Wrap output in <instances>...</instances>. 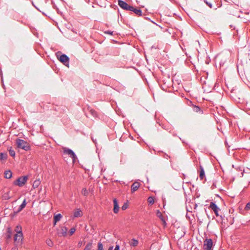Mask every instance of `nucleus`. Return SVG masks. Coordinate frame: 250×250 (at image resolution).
<instances>
[{"label": "nucleus", "instance_id": "obj_13", "mask_svg": "<svg viewBox=\"0 0 250 250\" xmlns=\"http://www.w3.org/2000/svg\"><path fill=\"white\" fill-rule=\"evenodd\" d=\"M12 230L10 227H8L7 229V232L6 234V239L7 240L11 239L12 238Z\"/></svg>", "mask_w": 250, "mask_h": 250}, {"label": "nucleus", "instance_id": "obj_36", "mask_svg": "<svg viewBox=\"0 0 250 250\" xmlns=\"http://www.w3.org/2000/svg\"><path fill=\"white\" fill-rule=\"evenodd\" d=\"M104 33L105 34H109L110 35H113V31H111L110 30H107V31H105L104 32Z\"/></svg>", "mask_w": 250, "mask_h": 250}, {"label": "nucleus", "instance_id": "obj_48", "mask_svg": "<svg viewBox=\"0 0 250 250\" xmlns=\"http://www.w3.org/2000/svg\"><path fill=\"white\" fill-rule=\"evenodd\" d=\"M32 4H33V5L35 6V7H36V8L38 9V8H37V7L35 6L34 5V4H33V2H32Z\"/></svg>", "mask_w": 250, "mask_h": 250}, {"label": "nucleus", "instance_id": "obj_44", "mask_svg": "<svg viewBox=\"0 0 250 250\" xmlns=\"http://www.w3.org/2000/svg\"><path fill=\"white\" fill-rule=\"evenodd\" d=\"M145 18H146V19H147V20H149V21H151L152 22H153V23H155L154 21H151V20H150V18H148V17H146Z\"/></svg>", "mask_w": 250, "mask_h": 250}, {"label": "nucleus", "instance_id": "obj_21", "mask_svg": "<svg viewBox=\"0 0 250 250\" xmlns=\"http://www.w3.org/2000/svg\"><path fill=\"white\" fill-rule=\"evenodd\" d=\"M82 215V210L80 208H78L74 213V217H79Z\"/></svg>", "mask_w": 250, "mask_h": 250}, {"label": "nucleus", "instance_id": "obj_46", "mask_svg": "<svg viewBox=\"0 0 250 250\" xmlns=\"http://www.w3.org/2000/svg\"><path fill=\"white\" fill-rule=\"evenodd\" d=\"M57 222H56L55 220L53 219V226H55L56 225Z\"/></svg>", "mask_w": 250, "mask_h": 250}, {"label": "nucleus", "instance_id": "obj_18", "mask_svg": "<svg viewBox=\"0 0 250 250\" xmlns=\"http://www.w3.org/2000/svg\"><path fill=\"white\" fill-rule=\"evenodd\" d=\"M138 241L135 238H133L129 242V245L131 247H135L138 244Z\"/></svg>", "mask_w": 250, "mask_h": 250}, {"label": "nucleus", "instance_id": "obj_28", "mask_svg": "<svg viewBox=\"0 0 250 250\" xmlns=\"http://www.w3.org/2000/svg\"><path fill=\"white\" fill-rule=\"evenodd\" d=\"M46 243L49 247H51L53 246V242L50 239H47L46 241Z\"/></svg>", "mask_w": 250, "mask_h": 250}, {"label": "nucleus", "instance_id": "obj_39", "mask_svg": "<svg viewBox=\"0 0 250 250\" xmlns=\"http://www.w3.org/2000/svg\"><path fill=\"white\" fill-rule=\"evenodd\" d=\"M83 242L82 241H79L78 244V247H81L82 246Z\"/></svg>", "mask_w": 250, "mask_h": 250}, {"label": "nucleus", "instance_id": "obj_19", "mask_svg": "<svg viewBox=\"0 0 250 250\" xmlns=\"http://www.w3.org/2000/svg\"><path fill=\"white\" fill-rule=\"evenodd\" d=\"M15 231L17 232L16 234L21 235V236H23V233L22 232V229L20 226H17L15 229Z\"/></svg>", "mask_w": 250, "mask_h": 250}, {"label": "nucleus", "instance_id": "obj_31", "mask_svg": "<svg viewBox=\"0 0 250 250\" xmlns=\"http://www.w3.org/2000/svg\"><path fill=\"white\" fill-rule=\"evenodd\" d=\"M128 208V204L127 202L124 203V205L122 206L121 208L123 210H125L127 209Z\"/></svg>", "mask_w": 250, "mask_h": 250}, {"label": "nucleus", "instance_id": "obj_15", "mask_svg": "<svg viewBox=\"0 0 250 250\" xmlns=\"http://www.w3.org/2000/svg\"><path fill=\"white\" fill-rule=\"evenodd\" d=\"M4 178L6 179H10L12 176V172L10 170H7L4 173Z\"/></svg>", "mask_w": 250, "mask_h": 250}, {"label": "nucleus", "instance_id": "obj_30", "mask_svg": "<svg viewBox=\"0 0 250 250\" xmlns=\"http://www.w3.org/2000/svg\"><path fill=\"white\" fill-rule=\"evenodd\" d=\"M193 111L196 112H198L199 111H200L201 110V108L199 106H197V105H194L193 106Z\"/></svg>", "mask_w": 250, "mask_h": 250}, {"label": "nucleus", "instance_id": "obj_14", "mask_svg": "<svg viewBox=\"0 0 250 250\" xmlns=\"http://www.w3.org/2000/svg\"><path fill=\"white\" fill-rule=\"evenodd\" d=\"M26 199H24L21 204L19 208H18V210L15 212L16 213H18L21 211L26 206Z\"/></svg>", "mask_w": 250, "mask_h": 250}, {"label": "nucleus", "instance_id": "obj_33", "mask_svg": "<svg viewBox=\"0 0 250 250\" xmlns=\"http://www.w3.org/2000/svg\"><path fill=\"white\" fill-rule=\"evenodd\" d=\"M148 202L150 204H153L154 203V199L152 197H149L148 198Z\"/></svg>", "mask_w": 250, "mask_h": 250}, {"label": "nucleus", "instance_id": "obj_37", "mask_svg": "<svg viewBox=\"0 0 250 250\" xmlns=\"http://www.w3.org/2000/svg\"><path fill=\"white\" fill-rule=\"evenodd\" d=\"M90 112H91V114H92L93 116H96V114H96V111H95V110L91 109V110H90Z\"/></svg>", "mask_w": 250, "mask_h": 250}, {"label": "nucleus", "instance_id": "obj_45", "mask_svg": "<svg viewBox=\"0 0 250 250\" xmlns=\"http://www.w3.org/2000/svg\"><path fill=\"white\" fill-rule=\"evenodd\" d=\"M113 246H110V247L108 248V250H113Z\"/></svg>", "mask_w": 250, "mask_h": 250}, {"label": "nucleus", "instance_id": "obj_10", "mask_svg": "<svg viewBox=\"0 0 250 250\" xmlns=\"http://www.w3.org/2000/svg\"><path fill=\"white\" fill-rule=\"evenodd\" d=\"M113 202L114 205L113 211L115 213H117L119 210V206L118 205V201L116 198H114Z\"/></svg>", "mask_w": 250, "mask_h": 250}, {"label": "nucleus", "instance_id": "obj_29", "mask_svg": "<svg viewBox=\"0 0 250 250\" xmlns=\"http://www.w3.org/2000/svg\"><path fill=\"white\" fill-rule=\"evenodd\" d=\"M88 190L86 189V188H83L82 190V193L84 195V196H87L88 194Z\"/></svg>", "mask_w": 250, "mask_h": 250}, {"label": "nucleus", "instance_id": "obj_27", "mask_svg": "<svg viewBox=\"0 0 250 250\" xmlns=\"http://www.w3.org/2000/svg\"><path fill=\"white\" fill-rule=\"evenodd\" d=\"M9 150V154L12 156V157H15V151H14V150H13L12 149V148L11 147L9 148V149H8Z\"/></svg>", "mask_w": 250, "mask_h": 250}, {"label": "nucleus", "instance_id": "obj_6", "mask_svg": "<svg viewBox=\"0 0 250 250\" xmlns=\"http://www.w3.org/2000/svg\"><path fill=\"white\" fill-rule=\"evenodd\" d=\"M118 5L123 9L129 11L131 7V5H129L125 1H123L122 0H118Z\"/></svg>", "mask_w": 250, "mask_h": 250}, {"label": "nucleus", "instance_id": "obj_43", "mask_svg": "<svg viewBox=\"0 0 250 250\" xmlns=\"http://www.w3.org/2000/svg\"><path fill=\"white\" fill-rule=\"evenodd\" d=\"M165 156H165V158H166L167 159L168 158H170V156H169L168 155H167V154H165Z\"/></svg>", "mask_w": 250, "mask_h": 250}, {"label": "nucleus", "instance_id": "obj_7", "mask_svg": "<svg viewBox=\"0 0 250 250\" xmlns=\"http://www.w3.org/2000/svg\"><path fill=\"white\" fill-rule=\"evenodd\" d=\"M209 208L214 211L216 216H219V211L220 210V209L215 203L211 202L209 205Z\"/></svg>", "mask_w": 250, "mask_h": 250}, {"label": "nucleus", "instance_id": "obj_4", "mask_svg": "<svg viewBox=\"0 0 250 250\" xmlns=\"http://www.w3.org/2000/svg\"><path fill=\"white\" fill-rule=\"evenodd\" d=\"M27 179L28 176H21L14 182V184L21 187L26 183Z\"/></svg>", "mask_w": 250, "mask_h": 250}, {"label": "nucleus", "instance_id": "obj_41", "mask_svg": "<svg viewBox=\"0 0 250 250\" xmlns=\"http://www.w3.org/2000/svg\"><path fill=\"white\" fill-rule=\"evenodd\" d=\"M91 139H92V141H93V143H94L95 145H96V144H97L96 140V139H94L92 137H91Z\"/></svg>", "mask_w": 250, "mask_h": 250}, {"label": "nucleus", "instance_id": "obj_23", "mask_svg": "<svg viewBox=\"0 0 250 250\" xmlns=\"http://www.w3.org/2000/svg\"><path fill=\"white\" fill-rule=\"evenodd\" d=\"M245 210H250V202H249L246 204V205L245 207V208L243 210L242 209H240V212L241 213L244 214V211Z\"/></svg>", "mask_w": 250, "mask_h": 250}, {"label": "nucleus", "instance_id": "obj_12", "mask_svg": "<svg viewBox=\"0 0 250 250\" xmlns=\"http://www.w3.org/2000/svg\"><path fill=\"white\" fill-rule=\"evenodd\" d=\"M140 183L138 182L134 183L131 186V192H133L136 191L140 187Z\"/></svg>", "mask_w": 250, "mask_h": 250}, {"label": "nucleus", "instance_id": "obj_11", "mask_svg": "<svg viewBox=\"0 0 250 250\" xmlns=\"http://www.w3.org/2000/svg\"><path fill=\"white\" fill-rule=\"evenodd\" d=\"M22 237L23 236H21L19 234H15L14 237V241L21 245L22 243Z\"/></svg>", "mask_w": 250, "mask_h": 250}, {"label": "nucleus", "instance_id": "obj_47", "mask_svg": "<svg viewBox=\"0 0 250 250\" xmlns=\"http://www.w3.org/2000/svg\"><path fill=\"white\" fill-rule=\"evenodd\" d=\"M4 198L5 199H8L9 198V197L4 196Z\"/></svg>", "mask_w": 250, "mask_h": 250}, {"label": "nucleus", "instance_id": "obj_24", "mask_svg": "<svg viewBox=\"0 0 250 250\" xmlns=\"http://www.w3.org/2000/svg\"><path fill=\"white\" fill-rule=\"evenodd\" d=\"M62 217V216L61 213H58L54 216L53 219L55 220L56 222H58L61 219Z\"/></svg>", "mask_w": 250, "mask_h": 250}, {"label": "nucleus", "instance_id": "obj_16", "mask_svg": "<svg viewBox=\"0 0 250 250\" xmlns=\"http://www.w3.org/2000/svg\"><path fill=\"white\" fill-rule=\"evenodd\" d=\"M157 215L162 221L163 225L164 226H166L167 225V223H166L164 217L163 216L162 213H161V212L159 210H157Z\"/></svg>", "mask_w": 250, "mask_h": 250}, {"label": "nucleus", "instance_id": "obj_22", "mask_svg": "<svg viewBox=\"0 0 250 250\" xmlns=\"http://www.w3.org/2000/svg\"><path fill=\"white\" fill-rule=\"evenodd\" d=\"M162 127L163 129L168 131L169 133H171V131H173V129L169 125H162Z\"/></svg>", "mask_w": 250, "mask_h": 250}, {"label": "nucleus", "instance_id": "obj_25", "mask_svg": "<svg viewBox=\"0 0 250 250\" xmlns=\"http://www.w3.org/2000/svg\"><path fill=\"white\" fill-rule=\"evenodd\" d=\"M40 184L41 181L40 180V179L36 180L33 183V187L34 188H37L39 186Z\"/></svg>", "mask_w": 250, "mask_h": 250}, {"label": "nucleus", "instance_id": "obj_5", "mask_svg": "<svg viewBox=\"0 0 250 250\" xmlns=\"http://www.w3.org/2000/svg\"><path fill=\"white\" fill-rule=\"evenodd\" d=\"M63 153L67 154L72 159L73 163H75L76 160L77 159V157L75 153L72 149L68 148H64Z\"/></svg>", "mask_w": 250, "mask_h": 250}, {"label": "nucleus", "instance_id": "obj_9", "mask_svg": "<svg viewBox=\"0 0 250 250\" xmlns=\"http://www.w3.org/2000/svg\"><path fill=\"white\" fill-rule=\"evenodd\" d=\"M67 228L66 227H63L62 228L61 230L60 231H58L57 234L59 236H65L67 234Z\"/></svg>", "mask_w": 250, "mask_h": 250}, {"label": "nucleus", "instance_id": "obj_34", "mask_svg": "<svg viewBox=\"0 0 250 250\" xmlns=\"http://www.w3.org/2000/svg\"><path fill=\"white\" fill-rule=\"evenodd\" d=\"M76 229L75 228H72L69 230V234L70 235H72L75 232Z\"/></svg>", "mask_w": 250, "mask_h": 250}, {"label": "nucleus", "instance_id": "obj_49", "mask_svg": "<svg viewBox=\"0 0 250 250\" xmlns=\"http://www.w3.org/2000/svg\"><path fill=\"white\" fill-rule=\"evenodd\" d=\"M12 250H16V249H12Z\"/></svg>", "mask_w": 250, "mask_h": 250}, {"label": "nucleus", "instance_id": "obj_17", "mask_svg": "<svg viewBox=\"0 0 250 250\" xmlns=\"http://www.w3.org/2000/svg\"><path fill=\"white\" fill-rule=\"evenodd\" d=\"M200 178L201 179H203L205 177V173L203 167L202 166H200Z\"/></svg>", "mask_w": 250, "mask_h": 250}, {"label": "nucleus", "instance_id": "obj_35", "mask_svg": "<svg viewBox=\"0 0 250 250\" xmlns=\"http://www.w3.org/2000/svg\"><path fill=\"white\" fill-rule=\"evenodd\" d=\"M98 250H103V245L101 242L98 244Z\"/></svg>", "mask_w": 250, "mask_h": 250}, {"label": "nucleus", "instance_id": "obj_2", "mask_svg": "<svg viewBox=\"0 0 250 250\" xmlns=\"http://www.w3.org/2000/svg\"><path fill=\"white\" fill-rule=\"evenodd\" d=\"M60 53L58 52L57 53V57L60 62L62 63L65 66L67 67L69 66V58L66 54H63L59 56L58 54Z\"/></svg>", "mask_w": 250, "mask_h": 250}, {"label": "nucleus", "instance_id": "obj_26", "mask_svg": "<svg viewBox=\"0 0 250 250\" xmlns=\"http://www.w3.org/2000/svg\"><path fill=\"white\" fill-rule=\"evenodd\" d=\"M92 247V242L90 241L86 244V245L83 250H91Z\"/></svg>", "mask_w": 250, "mask_h": 250}, {"label": "nucleus", "instance_id": "obj_1", "mask_svg": "<svg viewBox=\"0 0 250 250\" xmlns=\"http://www.w3.org/2000/svg\"><path fill=\"white\" fill-rule=\"evenodd\" d=\"M17 147L25 151L29 150L30 148L27 142L23 140L18 138L16 140Z\"/></svg>", "mask_w": 250, "mask_h": 250}, {"label": "nucleus", "instance_id": "obj_42", "mask_svg": "<svg viewBox=\"0 0 250 250\" xmlns=\"http://www.w3.org/2000/svg\"><path fill=\"white\" fill-rule=\"evenodd\" d=\"M171 133L172 134V135L173 136H177V134L175 133L174 132H173L172 131H171Z\"/></svg>", "mask_w": 250, "mask_h": 250}, {"label": "nucleus", "instance_id": "obj_40", "mask_svg": "<svg viewBox=\"0 0 250 250\" xmlns=\"http://www.w3.org/2000/svg\"><path fill=\"white\" fill-rule=\"evenodd\" d=\"M0 77H1V80L2 81L3 80V78H2V72L1 71V69H0Z\"/></svg>", "mask_w": 250, "mask_h": 250}, {"label": "nucleus", "instance_id": "obj_38", "mask_svg": "<svg viewBox=\"0 0 250 250\" xmlns=\"http://www.w3.org/2000/svg\"><path fill=\"white\" fill-rule=\"evenodd\" d=\"M114 250H120V246L119 245H116L115 246V248L114 249Z\"/></svg>", "mask_w": 250, "mask_h": 250}, {"label": "nucleus", "instance_id": "obj_20", "mask_svg": "<svg viewBox=\"0 0 250 250\" xmlns=\"http://www.w3.org/2000/svg\"><path fill=\"white\" fill-rule=\"evenodd\" d=\"M7 154L6 153L1 152L0 153V160L6 161L7 159Z\"/></svg>", "mask_w": 250, "mask_h": 250}, {"label": "nucleus", "instance_id": "obj_3", "mask_svg": "<svg viewBox=\"0 0 250 250\" xmlns=\"http://www.w3.org/2000/svg\"><path fill=\"white\" fill-rule=\"evenodd\" d=\"M213 243L210 238H207L204 241L203 249L204 250H213Z\"/></svg>", "mask_w": 250, "mask_h": 250}, {"label": "nucleus", "instance_id": "obj_32", "mask_svg": "<svg viewBox=\"0 0 250 250\" xmlns=\"http://www.w3.org/2000/svg\"><path fill=\"white\" fill-rule=\"evenodd\" d=\"M203 1L210 8H211L212 7V4L210 2L208 1V0H203Z\"/></svg>", "mask_w": 250, "mask_h": 250}, {"label": "nucleus", "instance_id": "obj_8", "mask_svg": "<svg viewBox=\"0 0 250 250\" xmlns=\"http://www.w3.org/2000/svg\"><path fill=\"white\" fill-rule=\"evenodd\" d=\"M129 11L133 12L136 15L139 16H141L142 15V10L140 8L135 7L133 6H131Z\"/></svg>", "mask_w": 250, "mask_h": 250}]
</instances>
